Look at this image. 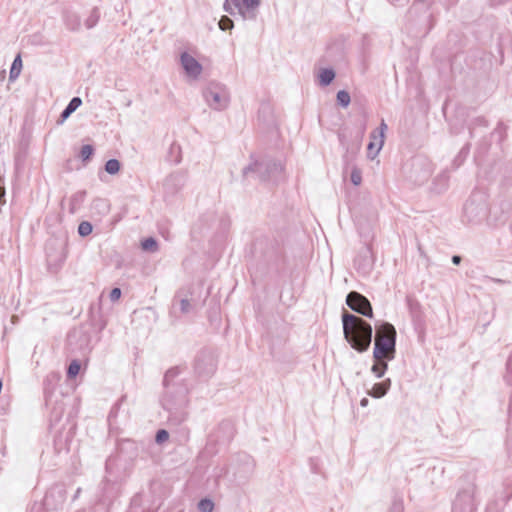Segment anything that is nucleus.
<instances>
[{"label": "nucleus", "instance_id": "nucleus-1", "mask_svg": "<svg viewBox=\"0 0 512 512\" xmlns=\"http://www.w3.org/2000/svg\"><path fill=\"white\" fill-rule=\"evenodd\" d=\"M182 368L175 366L166 371L163 378L164 391L160 398L162 408L168 413L170 424L178 426L188 418L189 392L188 381L181 378Z\"/></svg>", "mask_w": 512, "mask_h": 512}, {"label": "nucleus", "instance_id": "nucleus-2", "mask_svg": "<svg viewBox=\"0 0 512 512\" xmlns=\"http://www.w3.org/2000/svg\"><path fill=\"white\" fill-rule=\"evenodd\" d=\"M342 326L345 340L359 353L366 352L372 342L371 324L347 311L342 313Z\"/></svg>", "mask_w": 512, "mask_h": 512}, {"label": "nucleus", "instance_id": "nucleus-3", "mask_svg": "<svg viewBox=\"0 0 512 512\" xmlns=\"http://www.w3.org/2000/svg\"><path fill=\"white\" fill-rule=\"evenodd\" d=\"M251 162L242 170L243 178L253 176L261 182L277 183L283 179L284 166L281 161L270 157L257 159L253 154L250 156Z\"/></svg>", "mask_w": 512, "mask_h": 512}, {"label": "nucleus", "instance_id": "nucleus-4", "mask_svg": "<svg viewBox=\"0 0 512 512\" xmlns=\"http://www.w3.org/2000/svg\"><path fill=\"white\" fill-rule=\"evenodd\" d=\"M396 329L389 322L376 326L373 357L375 360H393L396 353Z\"/></svg>", "mask_w": 512, "mask_h": 512}, {"label": "nucleus", "instance_id": "nucleus-5", "mask_svg": "<svg viewBox=\"0 0 512 512\" xmlns=\"http://www.w3.org/2000/svg\"><path fill=\"white\" fill-rule=\"evenodd\" d=\"M463 214V221L468 223L480 224L487 221L489 208L486 195L480 191L472 193L464 205Z\"/></svg>", "mask_w": 512, "mask_h": 512}, {"label": "nucleus", "instance_id": "nucleus-6", "mask_svg": "<svg viewBox=\"0 0 512 512\" xmlns=\"http://www.w3.org/2000/svg\"><path fill=\"white\" fill-rule=\"evenodd\" d=\"M196 306L197 300L193 296L192 287L187 286L179 289L172 299L169 311L171 322L175 323L182 315L192 313Z\"/></svg>", "mask_w": 512, "mask_h": 512}, {"label": "nucleus", "instance_id": "nucleus-7", "mask_svg": "<svg viewBox=\"0 0 512 512\" xmlns=\"http://www.w3.org/2000/svg\"><path fill=\"white\" fill-rule=\"evenodd\" d=\"M66 237L50 238L46 243V261L50 272L57 273L63 266L66 257Z\"/></svg>", "mask_w": 512, "mask_h": 512}, {"label": "nucleus", "instance_id": "nucleus-8", "mask_svg": "<svg viewBox=\"0 0 512 512\" xmlns=\"http://www.w3.org/2000/svg\"><path fill=\"white\" fill-rule=\"evenodd\" d=\"M432 172V162L424 155H416L409 163L407 175L412 182L421 185L430 178Z\"/></svg>", "mask_w": 512, "mask_h": 512}, {"label": "nucleus", "instance_id": "nucleus-9", "mask_svg": "<svg viewBox=\"0 0 512 512\" xmlns=\"http://www.w3.org/2000/svg\"><path fill=\"white\" fill-rule=\"evenodd\" d=\"M206 103L214 110H224L230 102V95L225 86L218 83H210L203 91Z\"/></svg>", "mask_w": 512, "mask_h": 512}, {"label": "nucleus", "instance_id": "nucleus-10", "mask_svg": "<svg viewBox=\"0 0 512 512\" xmlns=\"http://www.w3.org/2000/svg\"><path fill=\"white\" fill-rule=\"evenodd\" d=\"M476 485L467 483L458 492L453 503L452 512H475L477 508Z\"/></svg>", "mask_w": 512, "mask_h": 512}, {"label": "nucleus", "instance_id": "nucleus-11", "mask_svg": "<svg viewBox=\"0 0 512 512\" xmlns=\"http://www.w3.org/2000/svg\"><path fill=\"white\" fill-rule=\"evenodd\" d=\"M347 306L358 314L367 318L373 317V309L370 301L361 293L351 291L346 296Z\"/></svg>", "mask_w": 512, "mask_h": 512}, {"label": "nucleus", "instance_id": "nucleus-12", "mask_svg": "<svg viewBox=\"0 0 512 512\" xmlns=\"http://www.w3.org/2000/svg\"><path fill=\"white\" fill-rule=\"evenodd\" d=\"M216 359L212 352L203 350L195 359V372L199 377H210L216 371Z\"/></svg>", "mask_w": 512, "mask_h": 512}, {"label": "nucleus", "instance_id": "nucleus-13", "mask_svg": "<svg viewBox=\"0 0 512 512\" xmlns=\"http://www.w3.org/2000/svg\"><path fill=\"white\" fill-rule=\"evenodd\" d=\"M66 500V490L63 485L52 486L45 494L43 506L47 510L59 509Z\"/></svg>", "mask_w": 512, "mask_h": 512}, {"label": "nucleus", "instance_id": "nucleus-14", "mask_svg": "<svg viewBox=\"0 0 512 512\" xmlns=\"http://www.w3.org/2000/svg\"><path fill=\"white\" fill-rule=\"evenodd\" d=\"M181 65L185 73L193 78L197 79L202 72V65L189 53L183 52L180 56Z\"/></svg>", "mask_w": 512, "mask_h": 512}, {"label": "nucleus", "instance_id": "nucleus-15", "mask_svg": "<svg viewBox=\"0 0 512 512\" xmlns=\"http://www.w3.org/2000/svg\"><path fill=\"white\" fill-rule=\"evenodd\" d=\"M185 181V175L180 172L170 174L164 182L165 192L169 195L176 194L183 188Z\"/></svg>", "mask_w": 512, "mask_h": 512}, {"label": "nucleus", "instance_id": "nucleus-16", "mask_svg": "<svg viewBox=\"0 0 512 512\" xmlns=\"http://www.w3.org/2000/svg\"><path fill=\"white\" fill-rule=\"evenodd\" d=\"M63 21L66 28L70 31L76 32L81 28V18L73 11L66 10L63 14Z\"/></svg>", "mask_w": 512, "mask_h": 512}, {"label": "nucleus", "instance_id": "nucleus-17", "mask_svg": "<svg viewBox=\"0 0 512 512\" xmlns=\"http://www.w3.org/2000/svg\"><path fill=\"white\" fill-rule=\"evenodd\" d=\"M74 339L81 340L82 343L80 344V350L82 351L83 354H86L91 350V348L89 347V336L87 335V333L83 332L82 330H74L68 336V341L70 345L72 344Z\"/></svg>", "mask_w": 512, "mask_h": 512}, {"label": "nucleus", "instance_id": "nucleus-18", "mask_svg": "<svg viewBox=\"0 0 512 512\" xmlns=\"http://www.w3.org/2000/svg\"><path fill=\"white\" fill-rule=\"evenodd\" d=\"M260 0H242V19H255L256 13L255 10L259 7Z\"/></svg>", "mask_w": 512, "mask_h": 512}, {"label": "nucleus", "instance_id": "nucleus-19", "mask_svg": "<svg viewBox=\"0 0 512 512\" xmlns=\"http://www.w3.org/2000/svg\"><path fill=\"white\" fill-rule=\"evenodd\" d=\"M391 387V380L388 378L380 383H375L368 394L373 398H381L387 394Z\"/></svg>", "mask_w": 512, "mask_h": 512}, {"label": "nucleus", "instance_id": "nucleus-20", "mask_svg": "<svg viewBox=\"0 0 512 512\" xmlns=\"http://www.w3.org/2000/svg\"><path fill=\"white\" fill-rule=\"evenodd\" d=\"M81 104L82 99L80 97H73L60 114V123H63Z\"/></svg>", "mask_w": 512, "mask_h": 512}, {"label": "nucleus", "instance_id": "nucleus-21", "mask_svg": "<svg viewBox=\"0 0 512 512\" xmlns=\"http://www.w3.org/2000/svg\"><path fill=\"white\" fill-rule=\"evenodd\" d=\"M223 8L230 15L239 14L242 17V0H225Z\"/></svg>", "mask_w": 512, "mask_h": 512}, {"label": "nucleus", "instance_id": "nucleus-22", "mask_svg": "<svg viewBox=\"0 0 512 512\" xmlns=\"http://www.w3.org/2000/svg\"><path fill=\"white\" fill-rule=\"evenodd\" d=\"M335 71L332 68H324L319 74V83L321 86L330 85L335 79Z\"/></svg>", "mask_w": 512, "mask_h": 512}, {"label": "nucleus", "instance_id": "nucleus-23", "mask_svg": "<svg viewBox=\"0 0 512 512\" xmlns=\"http://www.w3.org/2000/svg\"><path fill=\"white\" fill-rule=\"evenodd\" d=\"M388 361L386 359L383 360H375V363L371 367V372L377 377L382 378L385 372L388 369Z\"/></svg>", "mask_w": 512, "mask_h": 512}, {"label": "nucleus", "instance_id": "nucleus-24", "mask_svg": "<svg viewBox=\"0 0 512 512\" xmlns=\"http://www.w3.org/2000/svg\"><path fill=\"white\" fill-rule=\"evenodd\" d=\"M85 197H86L85 191H78L72 195V197L70 199V205H71L70 212L71 213H74L75 210L78 209L82 205V203L85 200Z\"/></svg>", "mask_w": 512, "mask_h": 512}, {"label": "nucleus", "instance_id": "nucleus-25", "mask_svg": "<svg viewBox=\"0 0 512 512\" xmlns=\"http://www.w3.org/2000/svg\"><path fill=\"white\" fill-rule=\"evenodd\" d=\"M99 19H100V11L97 7H94L91 10L90 15L85 20L86 28L92 29L93 27H95L97 25Z\"/></svg>", "mask_w": 512, "mask_h": 512}, {"label": "nucleus", "instance_id": "nucleus-26", "mask_svg": "<svg viewBox=\"0 0 512 512\" xmlns=\"http://www.w3.org/2000/svg\"><path fill=\"white\" fill-rule=\"evenodd\" d=\"M21 68H22V60H21L20 55H17L15 57V59L13 60V63L10 68L9 77L11 80L16 79L20 75Z\"/></svg>", "mask_w": 512, "mask_h": 512}, {"label": "nucleus", "instance_id": "nucleus-27", "mask_svg": "<svg viewBox=\"0 0 512 512\" xmlns=\"http://www.w3.org/2000/svg\"><path fill=\"white\" fill-rule=\"evenodd\" d=\"M141 248L146 252H156L158 250V243L155 238L148 237L141 241Z\"/></svg>", "mask_w": 512, "mask_h": 512}, {"label": "nucleus", "instance_id": "nucleus-28", "mask_svg": "<svg viewBox=\"0 0 512 512\" xmlns=\"http://www.w3.org/2000/svg\"><path fill=\"white\" fill-rule=\"evenodd\" d=\"M336 99L337 103L343 108L348 107L351 102L350 94L346 90L338 91Z\"/></svg>", "mask_w": 512, "mask_h": 512}, {"label": "nucleus", "instance_id": "nucleus-29", "mask_svg": "<svg viewBox=\"0 0 512 512\" xmlns=\"http://www.w3.org/2000/svg\"><path fill=\"white\" fill-rule=\"evenodd\" d=\"M120 167H121V164H120L119 160H117V159H109L105 163V171L110 175L117 174L120 170Z\"/></svg>", "mask_w": 512, "mask_h": 512}, {"label": "nucleus", "instance_id": "nucleus-30", "mask_svg": "<svg viewBox=\"0 0 512 512\" xmlns=\"http://www.w3.org/2000/svg\"><path fill=\"white\" fill-rule=\"evenodd\" d=\"M80 368H81V365H80L79 361L72 360L67 369V377L69 379L75 378L78 375Z\"/></svg>", "mask_w": 512, "mask_h": 512}, {"label": "nucleus", "instance_id": "nucleus-31", "mask_svg": "<svg viewBox=\"0 0 512 512\" xmlns=\"http://www.w3.org/2000/svg\"><path fill=\"white\" fill-rule=\"evenodd\" d=\"M93 153H94L93 146L87 144V145H83L81 147L79 156L82 159V161H88L91 158V156L93 155Z\"/></svg>", "mask_w": 512, "mask_h": 512}, {"label": "nucleus", "instance_id": "nucleus-32", "mask_svg": "<svg viewBox=\"0 0 512 512\" xmlns=\"http://www.w3.org/2000/svg\"><path fill=\"white\" fill-rule=\"evenodd\" d=\"M370 139H371V141L376 142L378 144L377 152H380V150L382 149V147L384 145L385 135H382V134L376 132L375 130H373L370 133Z\"/></svg>", "mask_w": 512, "mask_h": 512}, {"label": "nucleus", "instance_id": "nucleus-33", "mask_svg": "<svg viewBox=\"0 0 512 512\" xmlns=\"http://www.w3.org/2000/svg\"><path fill=\"white\" fill-rule=\"evenodd\" d=\"M214 503L210 499H202L198 503V509L201 512H212Z\"/></svg>", "mask_w": 512, "mask_h": 512}, {"label": "nucleus", "instance_id": "nucleus-34", "mask_svg": "<svg viewBox=\"0 0 512 512\" xmlns=\"http://www.w3.org/2000/svg\"><path fill=\"white\" fill-rule=\"evenodd\" d=\"M219 28L223 31L230 30L234 27V22L232 19H230L228 16H222L219 20Z\"/></svg>", "mask_w": 512, "mask_h": 512}, {"label": "nucleus", "instance_id": "nucleus-35", "mask_svg": "<svg viewBox=\"0 0 512 512\" xmlns=\"http://www.w3.org/2000/svg\"><path fill=\"white\" fill-rule=\"evenodd\" d=\"M350 179H351V182L355 185V186H358L361 184V181H362V173H361V170L358 169L357 167H354L351 171V175H350Z\"/></svg>", "mask_w": 512, "mask_h": 512}, {"label": "nucleus", "instance_id": "nucleus-36", "mask_svg": "<svg viewBox=\"0 0 512 512\" xmlns=\"http://www.w3.org/2000/svg\"><path fill=\"white\" fill-rule=\"evenodd\" d=\"M169 438V433L165 429H160L156 432L155 441L162 444Z\"/></svg>", "mask_w": 512, "mask_h": 512}, {"label": "nucleus", "instance_id": "nucleus-37", "mask_svg": "<svg viewBox=\"0 0 512 512\" xmlns=\"http://www.w3.org/2000/svg\"><path fill=\"white\" fill-rule=\"evenodd\" d=\"M94 226H78V233L81 237L90 235Z\"/></svg>", "mask_w": 512, "mask_h": 512}, {"label": "nucleus", "instance_id": "nucleus-38", "mask_svg": "<svg viewBox=\"0 0 512 512\" xmlns=\"http://www.w3.org/2000/svg\"><path fill=\"white\" fill-rule=\"evenodd\" d=\"M377 147H378V144L373 141H370L367 146L368 153H369V155H371L372 158H374L376 155L379 154V152H377Z\"/></svg>", "mask_w": 512, "mask_h": 512}, {"label": "nucleus", "instance_id": "nucleus-39", "mask_svg": "<svg viewBox=\"0 0 512 512\" xmlns=\"http://www.w3.org/2000/svg\"><path fill=\"white\" fill-rule=\"evenodd\" d=\"M121 289L118 287L113 288L110 291L109 297L112 302L117 301L121 297Z\"/></svg>", "mask_w": 512, "mask_h": 512}, {"label": "nucleus", "instance_id": "nucleus-40", "mask_svg": "<svg viewBox=\"0 0 512 512\" xmlns=\"http://www.w3.org/2000/svg\"><path fill=\"white\" fill-rule=\"evenodd\" d=\"M370 230H371V226H369V225L361 226V230L359 231V235L361 237L369 236Z\"/></svg>", "mask_w": 512, "mask_h": 512}, {"label": "nucleus", "instance_id": "nucleus-41", "mask_svg": "<svg viewBox=\"0 0 512 512\" xmlns=\"http://www.w3.org/2000/svg\"><path fill=\"white\" fill-rule=\"evenodd\" d=\"M389 512H403V506L400 502H394Z\"/></svg>", "mask_w": 512, "mask_h": 512}, {"label": "nucleus", "instance_id": "nucleus-42", "mask_svg": "<svg viewBox=\"0 0 512 512\" xmlns=\"http://www.w3.org/2000/svg\"><path fill=\"white\" fill-rule=\"evenodd\" d=\"M387 129H388L387 124L385 123L384 120H382L380 123V126L377 129H375V131L382 135H385V132L387 131Z\"/></svg>", "mask_w": 512, "mask_h": 512}, {"label": "nucleus", "instance_id": "nucleus-43", "mask_svg": "<svg viewBox=\"0 0 512 512\" xmlns=\"http://www.w3.org/2000/svg\"><path fill=\"white\" fill-rule=\"evenodd\" d=\"M451 260L453 264L459 265L462 261V258L459 255H453Z\"/></svg>", "mask_w": 512, "mask_h": 512}, {"label": "nucleus", "instance_id": "nucleus-44", "mask_svg": "<svg viewBox=\"0 0 512 512\" xmlns=\"http://www.w3.org/2000/svg\"><path fill=\"white\" fill-rule=\"evenodd\" d=\"M368 402H369V401H368V399H367V398H363V399L360 401V405H361L362 407H365V406H367V405H368Z\"/></svg>", "mask_w": 512, "mask_h": 512}, {"label": "nucleus", "instance_id": "nucleus-45", "mask_svg": "<svg viewBox=\"0 0 512 512\" xmlns=\"http://www.w3.org/2000/svg\"><path fill=\"white\" fill-rule=\"evenodd\" d=\"M81 493V488H78L75 492L74 499L78 498L79 494Z\"/></svg>", "mask_w": 512, "mask_h": 512}, {"label": "nucleus", "instance_id": "nucleus-46", "mask_svg": "<svg viewBox=\"0 0 512 512\" xmlns=\"http://www.w3.org/2000/svg\"><path fill=\"white\" fill-rule=\"evenodd\" d=\"M477 121H479L481 124H483V125H485V126L487 125L486 120H485V119H483V118H479V119H477Z\"/></svg>", "mask_w": 512, "mask_h": 512}, {"label": "nucleus", "instance_id": "nucleus-47", "mask_svg": "<svg viewBox=\"0 0 512 512\" xmlns=\"http://www.w3.org/2000/svg\"><path fill=\"white\" fill-rule=\"evenodd\" d=\"M80 224L86 225V224H90V222H88V221H82Z\"/></svg>", "mask_w": 512, "mask_h": 512}, {"label": "nucleus", "instance_id": "nucleus-48", "mask_svg": "<svg viewBox=\"0 0 512 512\" xmlns=\"http://www.w3.org/2000/svg\"><path fill=\"white\" fill-rule=\"evenodd\" d=\"M497 220H498V219H495V221H497ZM499 220H500V221H502V222H506V221H507V219H506V218L499 219Z\"/></svg>", "mask_w": 512, "mask_h": 512}, {"label": "nucleus", "instance_id": "nucleus-49", "mask_svg": "<svg viewBox=\"0 0 512 512\" xmlns=\"http://www.w3.org/2000/svg\"><path fill=\"white\" fill-rule=\"evenodd\" d=\"M496 281H497V282H499V283H503V282H504V281H503V280H501V279H497Z\"/></svg>", "mask_w": 512, "mask_h": 512}]
</instances>
